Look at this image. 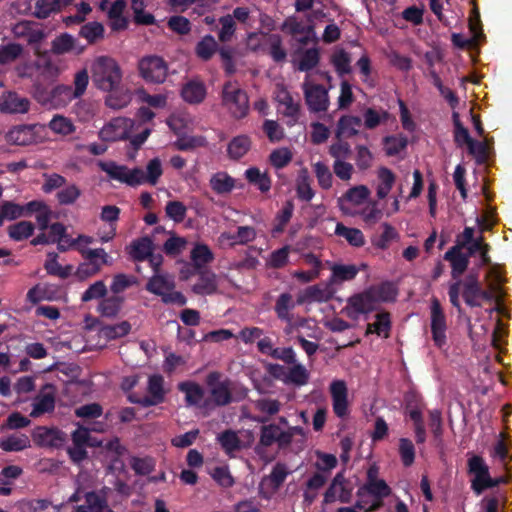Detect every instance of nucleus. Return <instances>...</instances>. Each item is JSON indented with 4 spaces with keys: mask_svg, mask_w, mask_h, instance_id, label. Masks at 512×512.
<instances>
[{
    "mask_svg": "<svg viewBox=\"0 0 512 512\" xmlns=\"http://www.w3.org/2000/svg\"><path fill=\"white\" fill-rule=\"evenodd\" d=\"M92 81L102 91H114L121 85V68L113 58L101 56L93 63Z\"/></svg>",
    "mask_w": 512,
    "mask_h": 512,
    "instance_id": "1",
    "label": "nucleus"
},
{
    "mask_svg": "<svg viewBox=\"0 0 512 512\" xmlns=\"http://www.w3.org/2000/svg\"><path fill=\"white\" fill-rule=\"evenodd\" d=\"M463 286L462 296L465 303L470 307H480L481 302L479 301L480 294V282L478 280L477 273H469L465 280H457L450 284L448 289L449 300L453 307L460 308L459 295L461 287Z\"/></svg>",
    "mask_w": 512,
    "mask_h": 512,
    "instance_id": "2",
    "label": "nucleus"
},
{
    "mask_svg": "<svg viewBox=\"0 0 512 512\" xmlns=\"http://www.w3.org/2000/svg\"><path fill=\"white\" fill-rule=\"evenodd\" d=\"M221 103L237 120L243 119L249 112V97L236 82L224 83L221 92Z\"/></svg>",
    "mask_w": 512,
    "mask_h": 512,
    "instance_id": "3",
    "label": "nucleus"
},
{
    "mask_svg": "<svg viewBox=\"0 0 512 512\" xmlns=\"http://www.w3.org/2000/svg\"><path fill=\"white\" fill-rule=\"evenodd\" d=\"M175 281L166 274H154L149 278L145 289L159 297L164 304H176L184 306L187 302L186 297L180 291H175Z\"/></svg>",
    "mask_w": 512,
    "mask_h": 512,
    "instance_id": "4",
    "label": "nucleus"
},
{
    "mask_svg": "<svg viewBox=\"0 0 512 512\" xmlns=\"http://www.w3.org/2000/svg\"><path fill=\"white\" fill-rule=\"evenodd\" d=\"M205 383L209 389L210 401L218 407H224L232 403L233 382L219 371L208 373Z\"/></svg>",
    "mask_w": 512,
    "mask_h": 512,
    "instance_id": "5",
    "label": "nucleus"
},
{
    "mask_svg": "<svg viewBox=\"0 0 512 512\" xmlns=\"http://www.w3.org/2000/svg\"><path fill=\"white\" fill-rule=\"evenodd\" d=\"M138 71L145 82L162 84L168 75V64L160 56L148 55L139 60Z\"/></svg>",
    "mask_w": 512,
    "mask_h": 512,
    "instance_id": "6",
    "label": "nucleus"
},
{
    "mask_svg": "<svg viewBox=\"0 0 512 512\" xmlns=\"http://www.w3.org/2000/svg\"><path fill=\"white\" fill-rule=\"evenodd\" d=\"M99 167L111 179L135 187L146 183L144 171L141 168L129 169L127 166L118 165L115 162H101Z\"/></svg>",
    "mask_w": 512,
    "mask_h": 512,
    "instance_id": "7",
    "label": "nucleus"
},
{
    "mask_svg": "<svg viewBox=\"0 0 512 512\" xmlns=\"http://www.w3.org/2000/svg\"><path fill=\"white\" fill-rule=\"evenodd\" d=\"M300 430L299 427H291L287 431H283L276 424H264L260 428L258 447L267 448L277 443L279 448H286L292 443L295 432H300Z\"/></svg>",
    "mask_w": 512,
    "mask_h": 512,
    "instance_id": "8",
    "label": "nucleus"
},
{
    "mask_svg": "<svg viewBox=\"0 0 512 512\" xmlns=\"http://www.w3.org/2000/svg\"><path fill=\"white\" fill-rule=\"evenodd\" d=\"M430 329L434 345L442 349L447 344V320L440 301L432 297L430 305Z\"/></svg>",
    "mask_w": 512,
    "mask_h": 512,
    "instance_id": "9",
    "label": "nucleus"
},
{
    "mask_svg": "<svg viewBox=\"0 0 512 512\" xmlns=\"http://www.w3.org/2000/svg\"><path fill=\"white\" fill-rule=\"evenodd\" d=\"M32 439L39 447L60 448L66 442V434L58 428L38 426L32 432Z\"/></svg>",
    "mask_w": 512,
    "mask_h": 512,
    "instance_id": "10",
    "label": "nucleus"
},
{
    "mask_svg": "<svg viewBox=\"0 0 512 512\" xmlns=\"http://www.w3.org/2000/svg\"><path fill=\"white\" fill-rule=\"evenodd\" d=\"M376 307L375 298L368 288L352 295L347 301L348 315L351 318H357L360 314H368L374 311Z\"/></svg>",
    "mask_w": 512,
    "mask_h": 512,
    "instance_id": "11",
    "label": "nucleus"
},
{
    "mask_svg": "<svg viewBox=\"0 0 512 512\" xmlns=\"http://www.w3.org/2000/svg\"><path fill=\"white\" fill-rule=\"evenodd\" d=\"M468 471L474 475L471 488L477 495H480L485 490V484L490 485L488 482L489 468L481 456L474 455L468 460Z\"/></svg>",
    "mask_w": 512,
    "mask_h": 512,
    "instance_id": "12",
    "label": "nucleus"
},
{
    "mask_svg": "<svg viewBox=\"0 0 512 512\" xmlns=\"http://www.w3.org/2000/svg\"><path fill=\"white\" fill-rule=\"evenodd\" d=\"M305 101L310 111L323 112L328 109V91L320 84H304Z\"/></svg>",
    "mask_w": 512,
    "mask_h": 512,
    "instance_id": "13",
    "label": "nucleus"
},
{
    "mask_svg": "<svg viewBox=\"0 0 512 512\" xmlns=\"http://www.w3.org/2000/svg\"><path fill=\"white\" fill-rule=\"evenodd\" d=\"M107 491L109 488L104 487L100 491H89L85 493V504L78 505L75 512H114L108 505Z\"/></svg>",
    "mask_w": 512,
    "mask_h": 512,
    "instance_id": "14",
    "label": "nucleus"
},
{
    "mask_svg": "<svg viewBox=\"0 0 512 512\" xmlns=\"http://www.w3.org/2000/svg\"><path fill=\"white\" fill-rule=\"evenodd\" d=\"M329 390L332 398L333 412L337 417L344 418L348 414V389L345 381H332Z\"/></svg>",
    "mask_w": 512,
    "mask_h": 512,
    "instance_id": "15",
    "label": "nucleus"
},
{
    "mask_svg": "<svg viewBox=\"0 0 512 512\" xmlns=\"http://www.w3.org/2000/svg\"><path fill=\"white\" fill-rule=\"evenodd\" d=\"M31 417H39L45 413L52 412L55 409V389L52 384H45L40 393L33 401Z\"/></svg>",
    "mask_w": 512,
    "mask_h": 512,
    "instance_id": "16",
    "label": "nucleus"
},
{
    "mask_svg": "<svg viewBox=\"0 0 512 512\" xmlns=\"http://www.w3.org/2000/svg\"><path fill=\"white\" fill-rule=\"evenodd\" d=\"M364 493H369L370 495L378 499V501L374 502L366 510V512H373L381 507V499L386 498L391 494V488L383 479H379L373 482H366L363 486H361L358 489L357 496L362 497Z\"/></svg>",
    "mask_w": 512,
    "mask_h": 512,
    "instance_id": "17",
    "label": "nucleus"
},
{
    "mask_svg": "<svg viewBox=\"0 0 512 512\" xmlns=\"http://www.w3.org/2000/svg\"><path fill=\"white\" fill-rule=\"evenodd\" d=\"M148 395L143 397V407L156 406L165 400L164 378L159 374L151 375L148 379Z\"/></svg>",
    "mask_w": 512,
    "mask_h": 512,
    "instance_id": "18",
    "label": "nucleus"
},
{
    "mask_svg": "<svg viewBox=\"0 0 512 512\" xmlns=\"http://www.w3.org/2000/svg\"><path fill=\"white\" fill-rule=\"evenodd\" d=\"M29 107V100L20 97L16 92H7L0 96V111L3 113H26Z\"/></svg>",
    "mask_w": 512,
    "mask_h": 512,
    "instance_id": "19",
    "label": "nucleus"
},
{
    "mask_svg": "<svg viewBox=\"0 0 512 512\" xmlns=\"http://www.w3.org/2000/svg\"><path fill=\"white\" fill-rule=\"evenodd\" d=\"M469 255L463 253L458 248H449L444 254V260L448 261L451 265V276L453 279L460 280V277L467 270L469 265Z\"/></svg>",
    "mask_w": 512,
    "mask_h": 512,
    "instance_id": "20",
    "label": "nucleus"
},
{
    "mask_svg": "<svg viewBox=\"0 0 512 512\" xmlns=\"http://www.w3.org/2000/svg\"><path fill=\"white\" fill-rule=\"evenodd\" d=\"M198 280L192 286V291L197 295H212L217 292V276L208 269L197 270Z\"/></svg>",
    "mask_w": 512,
    "mask_h": 512,
    "instance_id": "21",
    "label": "nucleus"
},
{
    "mask_svg": "<svg viewBox=\"0 0 512 512\" xmlns=\"http://www.w3.org/2000/svg\"><path fill=\"white\" fill-rule=\"evenodd\" d=\"M85 46L78 44L77 40L69 33H62L51 43V51L56 55H63L69 52L81 54Z\"/></svg>",
    "mask_w": 512,
    "mask_h": 512,
    "instance_id": "22",
    "label": "nucleus"
},
{
    "mask_svg": "<svg viewBox=\"0 0 512 512\" xmlns=\"http://www.w3.org/2000/svg\"><path fill=\"white\" fill-rule=\"evenodd\" d=\"M255 409L264 416H252L250 419L254 422L265 424L269 417L276 415L281 410L282 404L277 399L260 398L254 401Z\"/></svg>",
    "mask_w": 512,
    "mask_h": 512,
    "instance_id": "23",
    "label": "nucleus"
},
{
    "mask_svg": "<svg viewBox=\"0 0 512 512\" xmlns=\"http://www.w3.org/2000/svg\"><path fill=\"white\" fill-rule=\"evenodd\" d=\"M298 305L297 301H294L293 296L290 293H282L278 296L274 311L279 320L286 322L287 325H292L293 314L292 311Z\"/></svg>",
    "mask_w": 512,
    "mask_h": 512,
    "instance_id": "24",
    "label": "nucleus"
},
{
    "mask_svg": "<svg viewBox=\"0 0 512 512\" xmlns=\"http://www.w3.org/2000/svg\"><path fill=\"white\" fill-rule=\"evenodd\" d=\"M207 94L206 87L203 82L191 80L187 82L182 90L181 96L185 102L190 104H199L203 102Z\"/></svg>",
    "mask_w": 512,
    "mask_h": 512,
    "instance_id": "25",
    "label": "nucleus"
},
{
    "mask_svg": "<svg viewBox=\"0 0 512 512\" xmlns=\"http://www.w3.org/2000/svg\"><path fill=\"white\" fill-rule=\"evenodd\" d=\"M362 125V120L359 116L343 115L337 123L336 137L350 138L359 133V128Z\"/></svg>",
    "mask_w": 512,
    "mask_h": 512,
    "instance_id": "26",
    "label": "nucleus"
},
{
    "mask_svg": "<svg viewBox=\"0 0 512 512\" xmlns=\"http://www.w3.org/2000/svg\"><path fill=\"white\" fill-rule=\"evenodd\" d=\"M335 235L343 237L352 247L360 248L365 245V236L358 228L347 227L343 223L336 224Z\"/></svg>",
    "mask_w": 512,
    "mask_h": 512,
    "instance_id": "27",
    "label": "nucleus"
},
{
    "mask_svg": "<svg viewBox=\"0 0 512 512\" xmlns=\"http://www.w3.org/2000/svg\"><path fill=\"white\" fill-rule=\"evenodd\" d=\"M368 289L372 296H374L377 304L380 302H393L398 294L396 286L390 281L382 282L379 285H372Z\"/></svg>",
    "mask_w": 512,
    "mask_h": 512,
    "instance_id": "28",
    "label": "nucleus"
},
{
    "mask_svg": "<svg viewBox=\"0 0 512 512\" xmlns=\"http://www.w3.org/2000/svg\"><path fill=\"white\" fill-rule=\"evenodd\" d=\"M268 55L277 63H284L287 59V50L283 46V40L279 34H268L266 38Z\"/></svg>",
    "mask_w": 512,
    "mask_h": 512,
    "instance_id": "29",
    "label": "nucleus"
},
{
    "mask_svg": "<svg viewBox=\"0 0 512 512\" xmlns=\"http://www.w3.org/2000/svg\"><path fill=\"white\" fill-rule=\"evenodd\" d=\"M7 142L19 145L26 146L33 142V129L28 125H20L13 127L6 134Z\"/></svg>",
    "mask_w": 512,
    "mask_h": 512,
    "instance_id": "30",
    "label": "nucleus"
},
{
    "mask_svg": "<svg viewBox=\"0 0 512 512\" xmlns=\"http://www.w3.org/2000/svg\"><path fill=\"white\" fill-rule=\"evenodd\" d=\"M123 120L115 119L106 124L99 132V137L105 142H115L127 138V131L121 128Z\"/></svg>",
    "mask_w": 512,
    "mask_h": 512,
    "instance_id": "31",
    "label": "nucleus"
},
{
    "mask_svg": "<svg viewBox=\"0 0 512 512\" xmlns=\"http://www.w3.org/2000/svg\"><path fill=\"white\" fill-rule=\"evenodd\" d=\"M178 389L185 393V401L189 406H198L204 397L203 388L196 382H181L178 384Z\"/></svg>",
    "mask_w": 512,
    "mask_h": 512,
    "instance_id": "32",
    "label": "nucleus"
},
{
    "mask_svg": "<svg viewBox=\"0 0 512 512\" xmlns=\"http://www.w3.org/2000/svg\"><path fill=\"white\" fill-rule=\"evenodd\" d=\"M251 148V140L247 135H239L234 137L228 144L227 153L233 160H239Z\"/></svg>",
    "mask_w": 512,
    "mask_h": 512,
    "instance_id": "33",
    "label": "nucleus"
},
{
    "mask_svg": "<svg viewBox=\"0 0 512 512\" xmlns=\"http://www.w3.org/2000/svg\"><path fill=\"white\" fill-rule=\"evenodd\" d=\"M361 268L354 264H334L331 267V281L341 283L353 280Z\"/></svg>",
    "mask_w": 512,
    "mask_h": 512,
    "instance_id": "34",
    "label": "nucleus"
},
{
    "mask_svg": "<svg viewBox=\"0 0 512 512\" xmlns=\"http://www.w3.org/2000/svg\"><path fill=\"white\" fill-rule=\"evenodd\" d=\"M210 187L219 194H228L235 187V180L226 172H217L210 178Z\"/></svg>",
    "mask_w": 512,
    "mask_h": 512,
    "instance_id": "35",
    "label": "nucleus"
},
{
    "mask_svg": "<svg viewBox=\"0 0 512 512\" xmlns=\"http://www.w3.org/2000/svg\"><path fill=\"white\" fill-rule=\"evenodd\" d=\"M191 260L196 270H202L214 260V254L206 244H196L191 250Z\"/></svg>",
    "mask_w": 512,
    "mask_h": 512,
    "instance_id": "36",
    "label": "nucleus"
},
{
    "mask_svg": "<svg viewBox=\"0 0 512 512\" xmlns=\"http://www.w3.org/2000/svg\"><path fill=\"white\" fill-rule=\"evenodd\" d=\"M379 184L377 186L376 195L379 199H384L391 191L396 177L395 174L387 167H381L378 170Z\"/></svg>",
    "mask_w": 512,
    "mask_h": 512,
    "instance_id": "37",
    "label": "nucleus"
},
{
    "mask_svg": "<svg viewBox=\"0 0 512 512\" xmlns=\"http://www.w3.org/2000/svg\"><path fill=\"white\" fill-rule=\"evenodd\" d=\"M247 181L256 186L262 193L271 189V179L267 173H262L257 167H250L245 171Z\"/></svg>",
    "mask_w": 512,
    "mask_h": 512,
    "instance_id": "38",
    "label": "nucleus"
},
{
    "mask_svg": "<svg viewBox=\"0 0 512 512\" xmlns=\"http://www.w3.org/2000/svg\"><path fill=\"white\" fill-rule=\"evenodd\" d=\"M123 302L124 297L119 295L103 298L99 303L98 312L103 317L113 318L120 312Z\"/></svg>",
    "mask_w": 512,
    "mask_h": 512,
    "instance_id": "39",
    "label": "nucleus"
},
{
    "mask_svg": "<svg viewBox=\"0 0 512 512\" xmlns=\"http://www.w3.org/2000/svg\"><path fill=\"white\" fill-rule=\"evenodd\" d=\"M391 330V319L388 312H381L376 315V321L367 325L366 335L375 333L378 336L383 335L384 338L389 337Z\"/></svg>",
    "mask_w": 512,
    "mask_h": 512,
    "instance_id": "40",
    "label": "nucleus"
},
{
    "mask_svg": "<svg viewBox=\"0 0 512 512\" xmlns=\"http://www.w3.org/2000/svg\"><path fill=\"white\" fill-rule=\"evenodd\" d=\"M35 226L30 221H20L8 227L9 237L14 241H23L34 234Z\"/></svg>",
    "mask_w": 512,
    "mask_h": 512,
    "instance_id": "41",
    "label": "nucleus"
},
{
    "mask_svg": "<svg viewBox=\"0 0 512 512\" xmlns=\"http://www.w3.org/2000/svg\"><path fill=\"white\" fill-rule=\"evenodd\" d=\"M153 252V242L149 237H142L133 241L131 256L136 261H144Z\"/></svg>",
    "mask_w": 512,
    "mask_h": 512,
    "instance_id": "42",
    "label": "nucleus"
},
{
    "mask_svg": "<svg viewBox=\"0 0 512 512\" xmlns=\"http://www.w3.org/2000/svg\"><path fill=\"white\" fill-rule=\"evenodd\" d=\"M28 447H30V439L25 434H14L0 441V448L6 452L22 451Z\"/></svg>",
    "mask_w": 512,
    "mask_h": 512,
    "instance_id": "43",
    "label": "nucleus"
},
{
    "mask_svg": "<svg viewBox=\"0 0 512 512\" xmlns=\"http://www.w3.org/2000/svg\"><path fill=\"white\" fill-rule=\"evenodd\" d=\"M218 441L227 455H232L242 448L240 438L237 433L232 430L222 432L218 437Z\"/></svg>",
    "mask_w": 512,
    "mask_h": 512,
    "instance_id": "44",
    "label": "nucleus"
},
{
    "mask_svg": "<svg viewBox=\"0 0 512 512\" xmlns=\"http://www.w3.org/2000/svg\"><path fill=\"white\" fill-rule=\"evenodd\" d=\"M104 26L99 22H88L79 31V35L85 38L88 44H94L104 37Z\"/></svg>",
    "mask_w": 512,
    "mask_h": 512,
    "instance_id": "45",
    "label": "nucleus"
},
{
    "mask_svg": "<svg viewBox=\"0 0 512 512\" xmlns=\"http://www.w3.org/2000/svg\"><path fill=\"white\" fill-rule=\"evenodd\" d=\"M291 365L292 366L288 370L285 381L296 386H303L307 384L309 380V372L307 369L302 364L297 363V361Z\"/></svg>",
    "mask_w": 512,
    "mask_h": 512,
    "instance_id": "46",
    "label": "nucleus"
},
{
    "mask_svg": "<svg viewBox=\"0 0 512 512\" xmlns=\"http://www.w3.org/2000/svg\"><path fill=\"white\" fill-rule=\"evenodd\" d=\"M384 150L387 156H396L408 145V140L405 136H386L383 139Z\"/></svg>",
    "mask_w": 512,
    "mask_h": 512,
    "instance_id": "47",
    "label": "nucleus"
},
{
    "mask_svg": "<svg viewBox=\"0 0 512 512\" xmlns=\"http://www.w3.org/2000/svg\"><path fill=\"white\" fill-rule=\"evenodd\" d=\"M155 460L150 456L137 457L133 456L130 459V466L136 475L146 476L155 469Z\"/></svg>",
    "mask_w": 512,
    "mask_h": 512,
    "instance_id": "48",
    "label": "nucleus"
},
{
    "mask_svg": "<svg viewBox=\"0 0 512 512\" xmlns=\"http://www.w3.org/2000/svg\"><path fill=\"white\" fill-rule=\"evenodd\" d=\"M48 259L44 264V268L46 269L49 275L58 276L62 279H66L71 274V266H61L57 260L58 255L56 253H50L48 255Z\"/></svg>",
    "mask_w": 512,
    "mask_h": 512,
    "instance_id": "49",
    "label": "nucleus"
},
{
    "mask_svg": "<svg viewBox=\"0 0 512 512\" xmlns=\"http://www.w3.org/2000/svg\"><path fill=\"white\" fill-rule=\"evenodd\" d=\"M105 98V104L112 109L119 110L126 107L131 102V95L128 91H120L119 88L114 91H108Z\"/></svg>",
    "mask_w": 512,
    "mask_h": 512,
    "instance_id": "50",
    "label": "nucleus"
},
{
    "mask_svg": "<svg viewBox=\"0 0 512 512\" xmlns=\"http://www.w3.org/2000/svg\"><path fill=\"white\" fill-rule=\"evenodd\" d=\"M216 49L217 43L214 37L211 35H206L197 43L195 52L200 59L207 61L212 58Z\"/></svg>",
    "mask_w": 512,
    "mask_h": 512,
    "instance_id": "51",
    "label": "nucleus"
},
{
    "mask_svg": "<svg viewBox=\"0 0 512 512\" xmlns=\"http://www.w3.org/2000/svg\"><path fill=\"white\" fill-rule=\"evenodd\" d=\"M207 140L204 136H182L174 142V147L179 151H191L195 148L205 147Z\"/></svg>",
    "mask_w": 512,
    "mask_h": 512,
    "instance_id": "52",
    "label": "nucleus"
},
{
    "mask_svg": "<svg viewBox=\"0 0 512 512\" xmlns=\"http://www.w3.org/2000/svg\"><path fill=\"white\" fill-rule=\"evenodd\" d=\"M279 102L285 106L283 114L285 117L289 118L287 124L289 126L294 125L299 118L300 105L294 102L292 95L288 92L283 95Z\"/></svg>",
    "mask_w": 512,
    "mask_h": 512,
    "instance_id": "53",
    "label": "nucleus"
},
{
    "mask_svg": "<svg viewBox=\"0 0 512 512\" xmlns=\"http://www.w3.org/2000/svg\"><path fill=\"white\" fill-rule=\"evenodd\" d=\"M429 427L437 446L443 442V421L441 411L435 409L429 411Z\"/></svg>",
    "mask_w": 512,
    "mask_h": 512,
    "instance_id": "54",
    "label": "nucleus"
},
{
    "mask_svg": "<svg viewBox=\"0 0 512 512\" xmlns=\"http://www.w3.org/2000/svg\"><path fill=\"white\" fill-rule=\"evenodd\" d=\"M389 113L385 110L378 112L374 108H367L363 113L365 128L372 130L378 127L381 123L388 120Z\"/></svg>",
    "mask_w": 512,
    "mask_h": 512,
    "instance_id": "55",
    "label": "nucleus"
},
{
    "mask_svg": "<svg viewBox=\"0 0 512 512\" xmlns=\"http://www.w3.org/2000/svg\"><path fill=\"white\" fill-rule=\"evenodd\" d=\"M81 194L82 192L77 185L70 184L57 192L56 199L60 205H72L79 199Z\"/></svg>",
    "mask_w": 512,
    "mask_h": 512,
    "instance_id": "56",
    "label": "nucleus"
},
{
    "mask_svg": "<svg viewBox=\"0 0 512 512\" xmlns=\"http://www.w3.org/2000/svg\"><path fill=\"white\" fill-rule=\"evenodd\" d=\"M289 253H290V246L286 245L282 248H279L277 250H274L267 262V267L273 268V269H281L285 267L289 261Z\"/></svg>",
    "mask_w": 512,
    "mask_h": 512,
    "instance_id": "57",
    "label": "nucleus"
},
{
    "mask_svg": "<svg viewBox=\"0 0 512 512\" xmlns=\"http://www.w3.org/2000/svg\"><path fill=\"white\" fill-rule=\"evenodd\" d=\"M424 407L425 404L419 395L410 393L405 396V415L409 417L410 420H412L414 413L415 415L423 416Z\"/></svg>",
    "mask_w": 512,
    "mask_h": 512,
    "instance_id": "58",
    "label": "nucleus"
},
{
    "mask_svg": "<svg viewBox=\"0 0 512 512\" xmlns=\"http://www.w3.org/2000/svg\"><path fill=\"white\" fill-rule=\"evenodd\" d=\"M350 62V55L343 49L335 52L331 57V63L335 67L339 76H343L351 72Z\"/></svg>",
    "mask_w": 512,
    "mask_h": 512,
    "instance_id": "59",
    "label": "nucleus"
},
{
    "mask_svg": "<svg viewBox=\"0 0 512 512\" xmlns=\"http://www.w3.org/2000/svg\"><path fill=\"white\" fill-rule=\"evenodd\" d=\"M136 283L137 279L135 276H128L126 274L119 273L113 277L110 290L114 295H118Z\"/></svg>",
    "mask_w": 512,
    "mask_h": 512,
    "instance_id": "60",
    "label": "nucleus"
},
{
    "mask_svg": "<svg viewBox=\"0 0 512 512\" xmlns=\"http://www.w3.org/2000/svg\"><path fill=\"white\" fill-rule=\"evenodd\" d=\"M165 213L168 218L172 219L176 223L184 221L187 214V207L183 202L174 200L168 201L165 206Z\"/></svg>",
    "mask_w": 512,
    "mask_h": 512,
    "instance_id": "61",
    "label": "nucleus"
},
{
    "mask_svg": "<svg viewBox=\"0 0 512 512\" xmlns=\"http://www.w3.org/2000/svg\"><path fill=\"white\" fill-rule=\"evenodd\" d=\"M313 168L319 186L324 190L330 189L332 186L333 175L329 167L325 163L319 161L313 165Z\"/></svg>",
    "mask_w": 512,
    "mask_h": 512,
    "instance_id": "62",
    "label": "nucleus"
},
{
    "mask_svg": "<svg viewBox=\"0 0 512 512\" xmlns=\"http://www.w3.org/2000/svg\"><path fill=\"white\" fill-rule=\"evenodd\" d=\"M320 60L319 51L317 48L307 49L301 56L298 63V70L308 72L315 68Z\"/></svg>",
    "mask_w": 512,
    "mask_h": 512,
    "instance_id": "63",
    "label": "nucleus"
},
{
    "mask_svg": "<svg viewBox=\"0 0 512 512\" xmlns=\"http://www.w3.org/2000/svg\"><path fill=\"white\" fill-rule=\"evenodd\" d=\"M49 128L57 133L64 136L70 135L75 131V126L73 123L66 117L56 115L49 122Z\"/></svg>",
    "mask_w": 512,
    "mask_h": 512,
    "instance_id": "64",
    "label": "nucleus"
}]
</instances>
